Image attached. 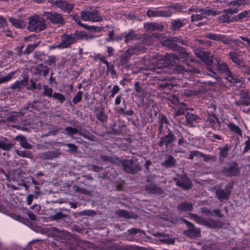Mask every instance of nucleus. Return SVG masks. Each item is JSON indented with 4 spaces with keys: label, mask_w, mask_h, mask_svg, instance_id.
<instances>
[{
    "label": "nucleus",
    "mask_w": 250,
    "mask_h": 250,
    "mask_svg": "<svg viewBox=\"0 0 250 250\" xmlns=\"http://www.w3.org/2000/svg\"><path fill=\"white\" fill-rule=\"evenodd\" d=\"M172 12L167 10H148L146 15L148 17H170Z\"/></svg>",
    "instance_id": "nucleus-11"
},
{
    "label": "nucleus",
    "mask_w": 250,
    "mask_h": 250,
    "mask_svg": "<svg viewBox=\"0 0 250 250\" xmlns=\"http://www.w3.org/2000/svg\"><path fill=\"white\" fill-rule=\"evenodd\" d=\"M58 7L62 10L69 13L73 9L74 6L72 4L68 3L67 2L62 0L60 2V4L58 5Z\"/></svg>",
    "instance_id": "nucleus-24"
},
{
    "label": "nucleus",
    "mask_w": 250,
    "mask_h": 250,
    "mask_svg": "<svg viewBox=\"0 0 250 250\" xmlns=\"http://www.w3.org/2000/svg\"><path fill=\"white\" fill-rule=\"evenodd\" d=\"M200 156L202 157L206 162L215 161L216 160V157L215 156L204 154L201 152Z\"/></svg>",
    "instance_id": "nucleus-39"
},
{
    "label": "nucleus",
    "mask_w": 250,
    "mask_h": 250,
    "mask_svg": "<svg viewBox=\"0 0 250 250\" xmlns=\"http://www.w3.org/2000/svg\"><path fill=\"white\" fill-rule=\"evenodd\" d=\"M185 57L188 58V54L186 52H182L179 53L178 56L175 57L172 55H167L164 56L160 55H156V59L153 61L151 65L149 64L147 69L152 70L156 73H164L167 71L168 67H167L171 62L169 60L171 58H176L178 60L181 59V56Z\"/></svg>",
    "instance_id": "nucleus-1"
},
{
    "label": "nucleus",
    "mask_w": 250,
    "mask_h": 250,
    "mask_svg": "<svg viewBox=\"0 0 250 250\" xmlns=\"http://www.w3.org/2000/svg\"><path fill=\"white\" fill-rule=\"evenodd\" d=\"M97 58L102 62L103 63H105L106 65L109 63L108 62L105 60V57L102 55L101 54H98L97 56Z\"/></svg>",
    "instance_id": "nucleus-59"
},
{
    "label": "nucleus",
    "mask_w": 250,
    "mask_h": 250,
    "mask_svg": "<svg viewBox=\"0 0 250 250\" xmlns=\"http://www.w3.org/2000/svg\"><path fill=\"white\" fill-rule=\"evenodd\" d=\"M222 173L228 176H237L240 174V169L238 164H231L228 167H224L222 169Z\"/></svg>",
    "instance_id": "nucleus-7"
},
{
    "label": "nucleus",
    "mask_w": 250,
    "mask_h": 250,
    "mask_svg": "<svg viewBox=\"0 0 250 250\" xmlns=\"http://www.w3.org/2000/svg\"><path fill=\"white\" fill-rule=\"evenodd\" d=\"M186 119L188 124L193 125L199 119V117L192 113H188L186 116Z\"/></svg>",
    "instance_id": "nucleus-28"
},
{
    "label": "nucleus",
    "mask_w": 250,
    "mask_h": 250,
    "mask_svg": "<svg viewBox=\"0 0 250 250\" xmlns=\"http://www.w3.org/2000/svg\"><path fill=\"white\" fill-rule=\"evenodd\" d=\"M146 189L149 192L159 195H162L163 193V191L162 188L156 187L154 184L149 182V180H147V184L146 185Z\"/></svg>",
    "instance_id": "nucleus-14"
},
{
    "label": "nucleus",
    "mask_w": 250,
    "mask_h": 250,
    "mask_svg": "<svg viewBox=\"0 0 250 250\" xmlns=\"http://www.w3.org/2000/svg\"><path fill=\"white\" fill-rule=\"evenodd\" d=\"M184 221L188 227H191L188 230L184 231L186 235L190 238L196 237L200 235V230L199 229L193 227L191 223L186 220H184Z\"/></svg>",
    "instance_id": "nucleus-10"
},
{
    "label": "nucleus",
    "mask_w": 250,
    "mask_h": 250,
    "mask_svg": "<svg viewBox=\"0 0 250 250\" xmlns=\"http://www.w3.org/2000/svg\"><path fill=\"white\" fill-rule=\"evenodd\" d=\"M205 37L212 40L222 42L225 44H229L231 42V40L224 35L208 33L205 35Z\"/></svg>",
    "instance_id": "nucleus-12"
},
{
    "label": "nucleus",
    "mask_w": 250,
    "mask_h": 250,
    "mask_svg": "<svg viewBox=\"0 0 250 250\" xmlns=\"http://www.w3.org/2000/svg\"><path fill=\"white\" fill-rule=\"evenodd\" d=\"M44 19L37 15H34L29 18L28 29L30 31H41L46 28Z\"/></svg>",
    "instance_id": "nucleus-2"
},
{
    "label": "nucleus",
    "mask_w": 250,
    "mask_h": 250,
    "mask_svg": "<svg viewBox=\"0 0 250 250\" xmlns=\"http://www.w3.org/2000/svg\"><path fill=\"white\" fill-rule=\"evenodd\" d=\"M73 190L77 192H81L85 194H89L90 192L84 188H81L78 186H74Z\"/></svg>",
    "instance_id": "nucleus-46"
},
{
    "label": "nucleus",
    "mask_w": 250,
    "mask_h": 250,
    "mask_svg": "<svg viewBox=\"0 0 250 250\" xmlns=\"http://www.w3.org/2000/svg\"><path fill=\"white\" fill-rule=\"evenodd\" d=\"M119 90H120V88L118 85H114L112 88V91H111V93L110 95V98L114 97L115 96V95L119 91Z\"/></svg>",
    "instance_id": "nucleus-54"
},
{
    "label": "nucleus",
    "mask_w": 250,
    "mask_h": 250,
    "mask_svg": "<svg viewBox=\"0 0 250 250\" xmlns=\"http://www.w3.org/2000/svg\"><path fill=\"white\" fill-rule=\"evenodd\" d=\"M189 215L191 216V218L194 220L195 221L197 222L198 223L202 224L204 223V220L202 218L197 216L196 214L190 213Z\"/></svg>",
    "instance_id": "nucleus-48"
},
{
    "label": "nucleus",
    "mask_w": 250,
    "mask_h": 250,
    "mask_svg": "<svg viewBox=\"0 0 250 250\" xmlns=\"http://www.w3.org/2000/svg\"><path fill=\"white\" fill-rule=\"evenodd\" d=\"M15 74V72H11L7 75L0 78V84L9 81Z\"/></svg>",
    "instance_id": "nucleus-33"
},
{
    "label": "nucleus",
    "mask_w": 250,
    "mask_h": 250,
    "mask_svg": "<svg viewBox=\"0 0 250 250\" xmlns=\"http://www.w3.org/2000/svg\"><path fill=\"white\" fill-rule=\"evenodd\" d=\"M83 92L82 91H79L76 95L73 98V102L75 104H77L78 103L80 102L82 99Z\"/></svg>",
    "instance_id": "nucleus-44"
},
{
    "label": "nucleus",
    "mask_w": 250,
    "mask_h": 250,
    "mask_svg": "<svg viewBox=\"0 0 250 250\" xmlns=\"http://www.w3.org/2000/svg\"><path fill=\"white\" fill-rule=\"evenodd\" d=\"M28 84V80L24 79L21 81H17L15 82L12 85L11 87L13 89L20 90L22 87Z\"/></svg>",
    "instance_id": "nucleus-26"
},
{
    "label": "nucleus",
    "mask_w": 250,
    "mask_h": 250,
    "mask_svg": "<svg viewBox=\"0 0 250 250\" xmlns=\"http://www.w3.org/2000/svg\"><path fill=\"white\" fill-rule=\"evenodd\" d=\"M250 12L248 10H245L242 12L239 13L236 17L239 19L241 20L244 19V18L247 17L248 14Z\"/></svg>",
    "instance_id": "nucleus-57"
},
{
    "label": "nucleus",
    "mask_w": 250,
    "mask_h": 250,
    "mask_svg": "<svg viewBox=\"0 0 250 250\" xmlns=\"http://www.w3.org/2000/svg\"><path fill=\"white\" fill-rule=\"evenodd\" d=\"M37 45L35 44H31L27 45L24 51V54H29L36 48Z\"/></svg>",
    "instance_id": "nucleus-45"
},
{
    "label": "nucleus",
    "mask_w": 250,
    "mask_h": 250,
    "mask_svg": "<svg viewBox=\"0 0 250 250\" xmlns=\"http://www.w3.org/2000/svg\"><path fill=\"white\" fill-rule=\"evenodd\" d=\"M139 51V49L135 47L134 48L130 47L120 57L121 62L122 64L126 63L128 59L130 57L132 54H136Z\"/></svg>",
    "instance_id": "nucleus-15"
},
{
    "label": "nucleus",
    "mask_w": 250,
    "mask_h": 250,
    "mask_svg": "<svg viewBox=\"0 0 250 250\" xmlns=\"http://www.w3.org/2000/svg\"><path fill=\"white\" fill-rule=\"evenodd\" d=\"M229 55L232 61L237 65H238L243 61L237 51H230Z\"/></svg>",
    "instance_id": "nucleus-23"
},
{
    "label": "nucleus",
    "mask_w": 250,
    "mask_h": 250,
    "mask_svg": "<svg viewBox=\"0 0 250 250\" xmlns=\"http://www.w3.org/2000/svg\"><path fill=\"white\" fill-rule=\"evenodd\" d=\"M241 71L247 74H250V67L247 65L243 61L241 62L240 64L237 65Z\"/></svg>",
    "instance_id": "nucleus-30"
},
{
    "label": "nucleus",
    "mask_w": 250,
    "mask_h": 250,
    "mask_svg": "<svg viewBox=\"0 0 250 250\" xmlns=\"http://www.w3.org/2000/svg\"><path fill=\"white\" fill-rule=\"evenodd\" d=\"M174 140V135L172 133L170 129H168L167 134L161 138L159 145L160 146L165 145L166 147H167L168 145L173 142Z\"/></svg>",
    "instance_id": "nucleus-13"
},
{
    "label": "nucleus",
    "mask_w": 250,
    "mask_h": 250,
    "mask_svg": "<svg viewBox=\"0 0 250 250\" xmlns=\"http://www.w3.org/2000/svg\"><path fill=\"white\" fill-rule=\"evenodd\" d=\"M178 209L180 211H191L193 209V206L190 203L184 202L178 206Z\"/></svg>",
    "instance_id": "nucleus-27"
},
{
    "label": "nucleus",
    "mask_w": 250,
    "mask_h": 250,
    "mask_svg": "<svg viewBox=\"0 0 250 250\" xmlns=\"http://www.w3.org/2000/svg\"><path fill=\"white\" fill-rule=\"evenodd\" d=\"M118 214L122 217H124L125 218H131L134 217V215H132L129 212L125 210H119L118 211Z\"/></svg>",
    "instance_id": "nucleus-42"
},
{
    "label": "nucleus",
    "mask_w": 250,
    "mask_h": 250,
    "mask_svg": "<svg viewBox=\"0 0 250 250\" xmlns=\"http://www.w3.org/2000/svg\"><path fill=\"white\" fill-rule=\"evenodd\" d=\"M167 118L164 116H162L161 118V124L160 125V127H159V131L160 132H161L164 125H167Z\"/></svg>",
    "instance_id": "nucleus-51"
},
{
    "label": "nucleus",
    "mask_w": 250,
    "mask_h": 250,
    "mask_svg": "<svg viewBox=\"0 0 250 250\" xmlns=\"http://www.w3.org/2000/svg\"><path fill=\"white\" fill-rule=\"evenodd\" d=\"M13 146L11 141L6 138L0 139V148L4 150H9Z\"/></svg>",
    "instance_id": "nucleus-18"
},
{
    "label": "nucleus",
    "mask_w": 250,
    "mask_h": 250,
    "mask_svg": "<svg viewBox=\"0 0 250 250\" xmlns=\"http://www.w3.org/2000/svg\"><path fill=\"white\" fill-rule=\"evenodd\" d=\"M184 26V23L180 19L175 20L172 22V29L173 30H179L180 28L183 27Z\"/></svg>",
    "instance_id": "nucleus-29"
},
{
    "label": "nucleus",
    "mask_w": 250,
    "mask_h": 250,
    "mask_svg": "<svg viewBox=\"0 0 250 250\" xmlns=\"http://www.w3.org/2000/svg\"><path fill=\"white\" fill-rule=\"evenodd\" d=\"M122 164L124 167V170L128 173H134L138 169L140 170V167H137L136 169L133 167V160H124L122 161Z\"/></svg>",
    "instance_id": "nucleus-16"
},
{
    "label": "nucleus",
    "mask_w": 250,
    "mask_h": 250,
    "mask_svg": "<svg viewBox=\"0 0 250 250\" xmlns=\"http://www.w3.org/2000/svg\"><path fill=\"white\" fill-rule=\"evenodd\" d=\"M135 90L137 93H140L142 91V87L140 86V83L136 82L134 84Z\"/></svg>",
    "instance_id": "nucleus-64"
},
{
    "label": "nucleus",
    "mask_w": 250,
    "mask_h": 250,
    "mask_svg": "<svg viewBox=\"0 0 250 250\" xmlns=\"http://www.w3.org/2000/svg\"><path fill=\"white\" fill-rule=\"evenodd\" d=\"M195 54L197 57L200 58L208 65L211 64L212 62V55L206 51H202L200 50H196Z\"/></svg>",
    "instance_id": "nucleus-9"
},
{
    "label": "nucleus",
    "mask_w": 250,
    "mask_h": 250,
    "mask_svg": "<svg viewBox=\"0 0 250 250\" xmlns=\"http://www.w3.org/2000/svg\"><path fill=\"white\" fill-rule=\"evenodd\" d=\"M250 104V91L248 92L246 95L242 97L240 101L239 104V105L240 107V108L244 110L243 109V107L244 105H249Z\"/></svg>",
    "instance_id": "nucleus-25"
},
{
    "label": "nucleus",
    "mask_w": 250,
    "mask_h": 250,
    "mask_svg": "<svg viewBox=\"0 0 250 250\" xmlns=\"http://www.w3.org/2000/svg\"><path fill=\"white\" fill-rule=\"evenodd\" d=\"M9 21L11 24L16 28H22L26 25L25 23L22 20L10 17L9 18Z\"/></svg>",
    "instance_id": "nucleus-22"
},
{
    "label": "nucleus",
    "mask_w": 250,
    "mask_h": 250,
    "mask_svg": "<svg viewBox=\"0 0 250 250\" xmlns=\"http://www.w3.org/2000/svg\"><path fill=\"white\" fill-rule=\"evenodd\" d=\"M189 11H195L196 12L195 14H193L191 16V20L192 21H198L199 20H201L205 18V15L209 14L210 13V11L209 10H206V9H189Z\"/></svg>",
    "instance_id": "nucleus-8"
},
{
    "label": "nucleus",
    "mask_w": 250,
    "mask_h": 250,
    "mask_svg": "<svg viewBox=\"0 0 250 250\" xmlns=\"http://www.w3.org/2000/svg\"><path fill=\"white\" fill-rule=\"evenodd\" d=\"M66 146L69 148V150L71 152H75L77 150V147L72 144H67Z\"/></svg>",
    "instance_id": "nucleus-63"
},
{
    "label": "nucleus",
    "mask_w": 250,
    "mask_h": 250,
    "mask_svg": "<svg viewBox=\"0 0 250 250\" xmlns=\"http://www.w3.org/2000/svg\"><path fill=\"white\" fill-rule=\"evenodd\" d=\"M43 90H44V94L45 96H47L49 97H51L53 96L52 93H53V89L52 88L49 87L47 85H44L43 86Z\"/></svg>",
    "instance_id": "nucleus-41"
},
{
    "label": "nucleus",
    "mask_w": 250,
    "mask_h": 250,
    "mask_svg": "<svg viewBox=\"0 0 250 250\" xmlns=\"http://www.w3.org/2000/svg\"><path fill=\"white\" fill-rule=\"evenodd\" d=\"M96 116L97 119L101 121V122H104L107 119L106 115L103 111L99 112L96 115Z\"/></svg>",
    "instance_id": "nucleus-47"
},
{
    "label": "nucleus",
    "mask_w": 250,
    "mask_h": 250,
    "mask_svg": "<svg viewBox=\"0 0 250 250\" xmlns=\"http://www.w3.org/2000/svg\"><path fill=\"white\" fill-rule=\"evenodd\" d=\"M77 31L74 34H63L61 37V41L59 43V49L68 47L71 44L74 43L80 38L77 34Z\"/></svg>",
    "instance_id": "nucleus-4"
},
{
    "label": "nucleus",
    "mask_w": 250,
    "mask_h": 250,
    "mask_svg": "<svg viewBox=\"0 0 250 250\" xmlns=\"http://www.w3.org/2000/svg\"><path fill=\"white\" fill-rule=\"evenodd\" d=\"M181 9H182V8H181L180 5L177 4H175V5L172 6L170 9H169L167 11H172L173 12L172 13V14H173L174 12L173 10H175V12H178V11H180Z\"/></svg>",
    "instance_id": "nucleus-58"
},
{
    "label": "nucleus",
    "mask_w": 250,
    "mask_h": 250,
    "mask_svg": "<svg viewBox=\"0 0 250 250\" xmlns=\"http://www.w3.org/2000/svg\"><path fill=\"white\" fill-rule=\"evenodd\" d=\"M250 149V138H248V140L245 143V147L244 151L246 152Z\"/></svg>",
    "instance_id": "nucleus-60"
},
{
    "label": "nucleus",
    "mask_w": 250,
    "mask_h": 250,
    "mask_svg": "<svg viewBox=\"0 0 250 250\" xmlns=\"http://www.w3.org/2000/svg\"><path fill=\"white\" fill-rule=\"evenodd\" d=\"M65 130L66 131V134L71 137L75 134L78 133H80L78 129L73 128L71 126L65 127Z\"/></svg>",
    "instance_id": "nucleus-36"
},
{
    "label": "nucleus",
    "mask_w": 250,
    "mask_h": 250,
    "mask_svg": "<svg viewBox=\"0 0 250 250\" xmlns=\"http://www.w3.org/2000/svg\"><path fill=\"white\" fill-rule=\"evenodd\" d=\"M15 140L19 141L20 146L25 149H31L32 145L29 144L26 138L23 135H18L15 138Z\"/></svg>",
    "instance_id": "nucleus-19"
},
{
    "label": "nucleus",
    "mask_w": 250,
    "mask_h": 250,
    "mask_svg": "<svg viewBox=\"0 0 250 250\" xmlns=\"http://www.w3.org/2000/svg\"><path fill=\"white\" fill-rule=\"evenodd\" d=\"M119 110L124 115H130L131 116L134 114V111L133 110L130 109L127 111H125V108H120Z\"/></svg>",
    "instance_id": "nucleus-55"
},
{
    "label": "nucleus",
    "mask_w": 250,
    "mask_h": 250,
    "mask_svg": "<svg viewBox=\"0 0 250 250\" xmlns=\"http://www.w3.org/2000/svg\"><path fill=\"white\" fill-rule=\"evenodd\" d=\"M177 185L184 189H188L191 188V183L189 179L187 177H184L177 181Z\"/></svg>",
    "instance_id": "nucleus-17"
},
{
    "label": "nucleus",
    "mask_w": 250,
    "mask_h": 250,
    "mask_svg": "<svg viewBox=\"0 0 250 250\" xmlns=\"http://www.w3.org/2000/svg\"><path fill=\"white\" fill-rule=\"evenodd\" d=\"M218 70L220 73H224L226 76V79L231 83H239L240 79L235 77L232 72L229 69L227 64L225 63H221L218 64Z\"/></svg>",
    "instance_id": "nucleus-5"
},
{
    "label": "nucleus",
    "mask_w": 250,
    "mask_h": 250,
    "mask_svg": "<svg viewBox=\"0 0 250 250\" xmlns=\"http://www.w3.org/2000/svg\"><path fill=\"white\" fill-rule=\"evenodd\" d=\"M31 84V89L32 90L40 89L42 88V85L40 83L37 84L33 80H30Z\"/></svg>",
    "instance_id": "nucleus-49"
},
{
    "label": "nucleus",
    "mask_w": 250,
    "mask_h": 250,
    "mask_svg": "<svg viewBox=\"0 0 250 250\" xmlns=\"http://www.w3.org/2000/svg\"><path fill=\"white\" fill-rule=\"evenodd\" d=\"M43 16L53 24H62L64 20L62 15L54 11L44 12Z\"/></svg>",
    "instance_id": "nucleus-6"
},
{
    "label": "nucleus",
    "mask_w": 250,
    "mask_h": 250,
    "mask_svg": "<svg viewBox=\"0 0 250 250\" xmlns=\"http://www.w3.org/2000/svg\"><path fill=\"white\" fill-rule=\"evenodd\" d=\"M53 97L59 101L61 103H63L65 100V98L63 94L60 93H54Z\"/></svg>",
    "instance_id": "nucleus-40"
},
{
    "label": "nucleus",
    "mask_w": 250,
    "mask_h": 250,
    "mask_svg": "<svg viewBox=\"0 0 250 250\" xmlns=\"http://www.w3.org/2000/svg\"><path fill=\"white\" fill-rule=\"evenodd\" d=\"M238 9L237 8H229L227 9H224L223 10V12L230 14H233L234 13H236L238 11Z\"/></svg>",
    "instance_id": "nucleus-56"
},
{
    "label": "nucleus",
    "mask_w": 250,
    "mask_h": 250,
    "mask_svg": "<svg viewBox=\"0 0 250 250\" xmlns=\"http://www.w3.org/2000/svg\"><path fill=\"white\" fill-rule=\"evenodd\" d=\"M144 27L147 30H155L159 28V25L155 23H144Z\"/></svg>",
    "instance_id": "nucleus-35"
},
{
    "label": "nucleus",
    "mask_w": 250,
    "mask_h": 250,
    "mask_svg": "<svg viewBox=\"0 0 250 250\" xmlns=\"http://www.w3.org/2000/svg\"><path fill=\"white\" fill-rule=\"evenodd\" d=\"M236 6L244 5L247 3L248 0H235Z\"/></svg>",
    "instance_id": "nucleus-62"
},
{
    "label": "nucleus",
    "mask_w": 250,
    "mask_h": 250,
    "mask_svg": "<svg viewBox=\"0 0 250 250\" xmlns=\"http://www.w3.org/2000/svg\"><path fill=\"white\" fill-rule=\"evenodd\" d=\"M58 156V153L55 151H48L43 154V157L46 159L52 160Z\"/></svg>",
    "instance_id": "nucleus-34"
},
{
    "label": "nucleus",
    "mask_w": 250,
    "mask_h": 250,
    "mask_svg": "<svg viewBox=\"0 0 250 250\" xmlns=\"http://www.w3.org/2000/svg\"><path fill=\"white\" fill-rule=\"evenodd\" d=\"M16 153L20 156L26 158H31L32 154L30 152L27 150H16Z\"/></svg>",
    "instance_id": "nucleus-37"
},
{
    "label": "nucleus",
    "mask_w": 250,
    "mask_h": 250,
    "mask_svg": "<svg viewBox=\"0 0 250 250\" xmlns=\"http://www.w3.org/2000/svg\"><path fill=\"white\" fill-rule=\"evenodd\" d=\"M165 157V160L162 163L163 166L166 167H172L175 165L176 160L171 155L167 154Z\"/></svg>",
    "instance_id": "nucleus-21"
},
{
    "label": "nucleus",
    "mask_w": 250,
    "mask_h": 250,
    "mask_svg": "<svg viewBox=\"0 0 250 250\" xmlns=\"http://www.w3.org/2000/svg\"><path fill=\"white\" fill-rule=\"evenodd\" d=\"M184 94L187 97H189L196 94L195 91L191 90H185Z\"/></svg>",
    "instance_id": "nucleus-61"
},
{
    "label": "nucleus",
    "mask_w": 250,
    "mask_h": 250,
    "mask_svg": "<svg viewBox=\"0 0 250 250\" xmlns=\"http://www.w3.org/2000/svg\"><path fill=\"white\" fill-rule=\"evenodd\" d=\"M201 152L198 151L193 150L190 152V154L188 157V158L190 160H192L194 157L200 156Z\"/></svg>",
    "instance_id": "nucleus-53"
},
{
    "label": "nucleus",
    "mask_w": 250,
    "mask_h": 250,
    "mask_svg": "<svg viewBox=\"0 0 250 250\" xmlns=\"http://www.w3.org/2000/svg\"><path fill=\"white\" fill-rule=\"evenodd\" d=\"M229 147L228 146H225L220 149V158H224L228 155Z\"/></svg>",
    "instance_id": "nucleus-43"
},
{
    "label": "nucleus",
    "mask_w": 250,
    "mask_h": 250,
    "mask_svg": "<svg viewBox=\"0 0 250 250\" xmlns=\"http://www.w3.org/2000/svg\"><path fill=\"white\" fill-rule=\"evenodd\" d=\"M106 66L108 72L110 73L112 77H114L116 74V71L114 70V66L113 65H109L108 63L106 65Z\"/></svg>",
    "instance_id": "nucleus-52"
},
{
    "label": "nucleus",
    "mask_w": 250,
    "mask_h": 250,
    "mask_svg": "<svg viewBox=\"0 0 250 250\" xmlns=\"http://www.w3.org/2000/svg\"><path fill=\"white\" fill-rule=\"evenodd\" d=\"M173 69L177 73H182L184 74L187 72V70H186L183 66L180 65L175 66Z\"/></svg>",
    "instance_id": "nucleus-50"
},
{
    "label": "nucleus",
    "mask_w": 250,
    "mask_h": 250,
    "mask_svg": "<svg viewBox=\"0 0 250 250\" xmlns=\"http://www.w3.org/2000/svg\"><path fill=\"white\" fill-rule=\"evenodd\" d=\"M228 126L230 129L231 131L234 132V133H237L239 135L242 134L241 129L238 126L234 125L233 123H229L228 124Z\"/></svg>",
    "instance_id": "nucleus-32"
},
{
    "label": "nucleus",
    "mask_w": 250,
    "mask_h": 250,
    "mask_svg": "<svg viewBox=\"0 0 250 250\" xmlns=\"http://www.w3.org/2000/svg\"><path fill=\"white\" fill-rule=\"evenodd\" d=\"M216 194L219 200H226L229 198L230 191L228 189H218L216 191Z\"/></svg>",
    "instance_id": "nucleus-20"
},
{
    "label": "nucleus",
    "mask_w": 250,
    "mask_h": 250,
    "mask_svg": "<svg viewBox=\"0 0 250 250\" xmlns=\"http://www.w3.org/2000/svg\"><path fill=\"white\" fill-rule=\"evenodd\" d=\"M125 42L126 43L133 40L136 37V34L133 30H130L129 33H124Z\"/></svg>",
    "instance_id": "nucleus-31"
},
{
    "label": "nucleus",
    "mask_w": 250,
    "mask_h": 250,
    "mask_svg": "<svg viewBox=\"0 0 250 250\" xmlns=\"http://www.w3.org/2000/svg\"><path fill=\"white\" fill-rule=\"evenodd\" d=\"M81 26L85 29H87L90 31H94L95 32H99L102 30V27L95 26H88L86 24H81Z\"/></svg>",
    "instance_id": "nucleus-38"
},
{
    "label": "nucleus",
    "mask_w": 250,
    "mask_h": 250,
    "mask_svg": "<svg viewBox=\"0 0 250 250\" xmlns=\"http://www.w3.org/2000/svg\"><path fill=\"white\" fill-rule=\"evenodd\" d=\"M81 17L82 19L84 21L98 22L103 20L100 14L96 9L82 11L81 13Z\"/></svg>",
    "instance_id": "nucleus-3"
}]
</instances>
